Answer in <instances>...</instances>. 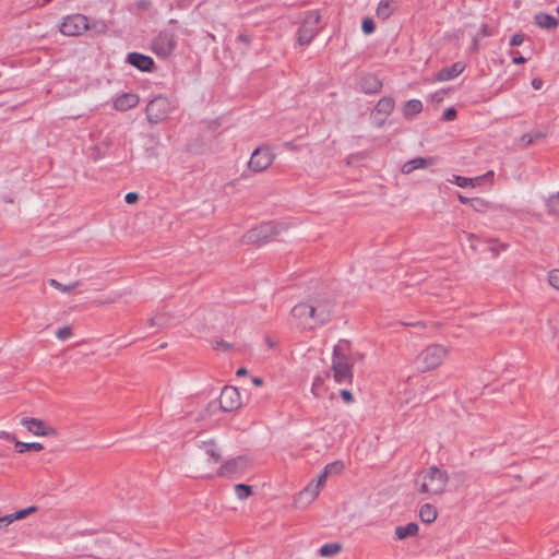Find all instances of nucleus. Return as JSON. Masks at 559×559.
<instances>
[{"label":"nucleus","instance_id":"obj_32","mask_svg":"<svg viewBox=\"0 0 559 559\" xmlns=\"http://www.w3.org/2000/svg\"><path fill=\"white\" fill-rule=\"evenodd\" d=\"M471 207L476 212H486L491 209V204L481 198H473L471 199Z\"/></svg>","mask_w":559,"mask_h":559},{"label":"nucleus","instance_id":"obj_48","mask_svg":"<svg viewBox=\"0 0 559 559\" xmlns=\"http://www.w3.org/2000/svg\"><path fill=\"white\" fill-rule=\"evenodd\" d=\"M341 396L346 403H352L354 400L353 394L348 390H342Z\"/></svg>","mask_w":559,"mask_h":559},{"label":"nucleus","instance_id":"obj_6","mask_svg":"<svg viewBox=\"0 0 559 559\" xmlns=\"http://www.w3.org/2000/svg\"><path fill=\"white\" fill-rule=\"evenodd\" d=\"M174 105L165 96H157L146 106V117L148 122L157 124L164 121L173 111Z\"/></svg>","mask_w":559,"mask_h":559},{"label":"nucleus","instance_id":"obj_42","mask_svg":"<svg viewBox=\"0 0 559 559\" xmlns=\"http://www.w3.org/2000/svg\"><path fill=\"white\" fill-rule=\"evenodd\" d=\"M322 384H323L322 378L316 377L313 380V383H312V389H311L314 396H317V397L321 396L320 388L322 386Z\"/></svg>","mask_w":559,"mask_h":559},{"label":"nucleus","instance_id":"obj_45","mask_svg":"<svg viewBox=\"0 0 559 559\" xmlns=\"http://www.w3.org/2000/svg\"><path fill=\"white\" fill-rule=\"evenodd\" d=\"M524 41V36L522 34H514L510 39L511 46H520Z\"/></svg>","mask_w":559,"mask_h":559},{"label":"nucleus","instance_id":"obj_31","mask_svg":"<svg viewBox=\"0 0 559 559\" xmlns=\"http://www.w3.org/2000/svg\"><path fill=\"white\" fill-rule=\"evenodd\" d=\"M341 550V546L336 543L325 544L320 547L319 554L322 557L335 556Z\"/></svg>","mask_w":559,"mask_h":559},{"label":"nucleus","instance_id":"obj_60","mask_svg":"<svg viewBox=\"0 0 559 559\" xmlns=\"http://www.w3.org/2000/svg\"><path fill=\"white\" fill-rule=\"evenodd\" d=\"M557 13L559 14V7L557 8Z\"/></svg>","mask_w":559,"mask_h":559},{"label":"nucleus","instance_id":"obj_43","mask_svg":"<svg viewBox=\"0 0 559 559\" xmlns=\"http://www.w3.org/2000/svg\"><path fill=\"white\" fill-rule=\"evenodd\" d=\"M13 516H14V513H11V514L4 515V516H0V527L8 526L11 523H13L14 521H16V519H14Z\"/></svg>","mask_w":559,"mask_h":559},{"label":"nucleus","instance_id":"obj_46","mask_svg":"<svg viewBox=\"0 0 559 559\" xmlns=\"http://www.w3.org/2000/svg\"><path fill=\"white\" fill-rule=\"evenodd\" d=\"M251 37L247 34H239L237 36V41L241 43L242 45H245L247 48L249 47V45L251 44Z\"/></svg>","mask_w":559,"mask_h":559},{"label":"nucleus","instance_id":"obj_12","mask_svg":"<svg viewBox=\"0 0 559 559\" xmlns=\"http://www.w3.org/2000/svg\"><path fill=\"white\" fill-rule=\"evenodd\" d=\"M290 322L295 324L298 328H301L304 330H312V317L309 313L308 310V304L307 302H299L290 311Z\"/></svg>","mask_w":559,"mask_h":559},{"label":"nucleus","instance_id":"obj_50","mask_svg":"<svg viewBox=\"0 0 559 559\" xmlns=\"http://www.w3.org/2000/svg\"><path fill=\"white\" fill-rule=\"evenodd\" d=\"M0 438H4L9 441H15V436L7 431H0Z\"/></svg>","mask_w":559,"mask_h":559},{"label":"nucleus","instance_id":"obj_15","mask_svg":"<svg viewBox=\"0 0 559 559\" xmlns=\"http://www.w3.org/2000/svg\"><path fill=\"white\" fill-rule=\"evenodd\" d=\"M321 488L314 481H311L302 491H300L295 500L298 507L310 504L319 496Z\"/></svg>","mask_w":559,"mask_h":559},{"label":"nucleus","instance_id":"obj_36","mask_svg":"<svg viewBox=\"0 0 559 559\" xmlns=\"http://www.w3.org/2000/svg\"><path fill=\"white\" fill-rule=\"evenodd\" d=\"M547 206L551 213L559 215V192L550 195Z\"/></svg>","mask_w":559,"mask_h":559},{"label":"nucleus","instance_id":"obj_29","mask_svg":"<svg viewBox=\"0 0 559 559\" xmlns=\"http://www.w3.org/2000/svg\"><path fill=\"white\" fill-rule=\"evenodd\" d=\"M44 449L43 444L39 442H22L15 441V450L19 453H24L26 451H35L39 452Z\"/></svg>","mask_w":559,"mask_h":559},{"label":"nucleus","instance_id":"obj_26","mask_svg":"<svg viewBox=\"0 0 559 559\" xmlns=\"http://www.w3.org/2000/svg\"><path fill=\"white\" fill-rule=\"evenodd\" d=\"M394 99L392 97H382L376 105L374 111L381 114L384 118L388 117L394 109Z\"/></svg>","mask_w":559,"mask_h":559},{"label":"nucleus","instance_id":"obj_19","mask_svg":"<svg viewBox=\"0 0 559 559\" xmlns=\"http://www.w3.org/2000/svg\"><path fill=\"white\" fill-rule=\"evenodd\" d=\"M360 88L366 94H377L382 88V82L374 74H367L360 81Z\"/></svg>","mask_w":559,"mask_h":559},{"label":"nucleus","instance_id":"obj_55","mask_svg":"<svg viewBox=\"0 0 559 559\" xmlns=\"http://www.w3.org/2000/svg\"><path fill=\"white\" fill-rule=\"evenodd\" d=\"M493 176H495L493 171H492V170H489V171H487L485 175H483V176H481V177H479V178H480V180H481V179H490V180H492V179H493Z\"/></svg>","mask_w":559,"mask_h":559},{"label":"nucleus","instance_id":"obj_38","mask_svg":"<svg viewBox=\"0 0 559 559\" xmlns=\"http://www.w3.org/2000/svg\"><path fill=\"white\" fill-rule=\"evenodd\" d=\"M490 35H491V33H490L488 26L484 24L480 27V29L477 32L476 36L474 37V40H473L474 49L475 50L477 49L479 38L485 37V36H490Z\"/></svg>","mask_w":559,"mask_h":559},{"label":"nucleus","instance_id":"obj_16","mask_svg":"<svg viewBox=\"0 0 559 559\" xmlns=\"http://www.w3.org/2000/svg\"><path fill=\"white\" fill-rule=\"evenodd\" d=\"M127 62L144 72H151L154 67V61L151 57L139 52L128 53Z\"/></svg>","mask_w":559,"mask_h":559},{"label":"nucleus","instance_id":"obj_5","mask_svg":"<svg viewBox=\"0 0 559 559\" xmlns=\"http://www.w3.org/2000/svg\"><path fill=\"white\" fill-rule=\"evenodd\" d=\"M319 11H309L306 13L304 21L297 32V41L299 45H309L319 32L320 22Z\"/></svg>","mask_w":559,"mask_h":559},{"label":"nucleus","instance_id":"obj_13","mask_svg":"<svg viewBox=\"0 0 559 559\" xmlns=\"http://www.w3.org/2000/svg\"><path fill=\"white\" fill-rule=\"evenodd\" d=\"M176 47L175 36L168 32L159 33L152 41L153 51L158 55L166 57L170 55Z\"/></svg>","mask_w":559,"mask_h":559},{"label":"nucleus","instance_id":"obj_37","mask_svg":"<svg viewBox=\"0 0 559 559\" xmlns=\"http://www.w3.org/2000/svg\"><path fill=\"white\" fill-rule=\"evenodd\" d=\"M37 511V507L36 506H31L26 509H22V510H19L16 512H14V519L17 520H22V519H25L27 515L32 514V513H35Z\"/></svg>","mask_w":559,"mask_h":559},{"label":"nucleus","instance_id":"obj_52","mask_svg":"<svg viewBox=\"0 0 559 559\" xmlns=\"http://www.w3.org/2000/svg\"><path fill=\"white\" fill-rule=\"evenodd\" d=\"M542 85H543V82H542V80H539V79H534V80L532 81V86H533L535 90H539V88L542 87Z\"/></svg>","mask_w":559,"mask_h":559},{"label":"nucleus","instance_id":"obj_35","mask_svg":"<svg viewBox=\"0 0 559 559\" xmlns=\"http://www.w3.org/2000/svg\"><path fill=\"white\" fill-rule=\"evenodd\" d=\"M235 492L238 499L243 500L247 499L252 493V489L250 486L245 484H238L235 486Z\"/></svg>","mask_w":559,"mask_h":559},{"label":"nucleus","instance_id":"obj_9","mask_svg":"<svg viewBox=\"0 0 559 559\" xmlns=\"http://www.w3.org/2000/svg\"><path fill=\"white\" fill-rule=\"evenodd\" d=\"M274 160V154L267 147H258L253 151L249 168L255 173H261L267 169Z\"/></svg>","mask_w":559,"mask_h":559},{"label":"nucleus","instance_id":"obj_57","mask_svg":"<svg viewBox=\"0 0 559 559\" xmlns=\"http://www.w3.org/2000/svg\"><path fill=\"white\" fill-rule=\"evenodd\" d=\"M148 323H150L151 326H155V325H159L160 324L158 322L157 318H151Z\"/></svg>","mask_w":559,"mask_h":559},{"label":"nucleus","instance_id":"obj_61","mask_svg":"<svg viewBox=\"0 0 559 559\" xmlns=\"http://www.w3.org/2000/svg\"><path fill=\"white\" fill-rule=\"evenodd\" d=\"M45 2H49L50 0H44Z\"/></svg>","mask_w":559,"mask_h":559},{"label":"nucleus","instance_id":"obj_53","mask_svg":"<svg viewBox=\"0 0 559 559\" xmlns=\"http://www.w3.org/2000/svg\"><path fill=\"white\" fill-rule=\"evenodd\" d=\"M526 61V59L522 56H518V57H514L512 59V62L515 63V64H522Z\"/></svg>","mask_w":559,"mask_h":559},{"label":"nucleus","instance_id":"obj_59","mask_svg":"<svg viewBox=\"0 0 559 559\" xmlns=\"http://www.w3.org/2000/svg\"><path fill=\"white\" fill-rule=\"evenodd\" d=\"M476 238V236L474 234H467V239L468 240H474Z\"/></svg>","mask_w":559,"mask_h":559},{"label":"nucleus","instance_id":"obj_11","mask_svg":"<svg viewBox=\"0 0 559 559\" xmlns=\"http://www.w3.org/2000/svg\"><path fill=\"white\" fill-rule=\"evenodd\" d=\"M219 407L224 412H234L241 406V396L237 388L225 386L218 399Z\"/></svg>","mask_w":559,"mask_h":559},{"label":"nucleus","instance_id":"obj_14","mask_svg":"<svg viewBox=\"0 0 559 559\" xmlns=\"http://www.w3.org/2000/svg\"><path fill=\"white\" fill-rule=\"evenodd\" d=\"M248 466V461L245 456H238L225 461L217 469L216 475L219 477H231L241 474Z\"/></svg>","mask_w":559,"mask_h":559},{"label":"nucleus","instance_id":"obj_2","mask_svg":"<svg viewBox=\"0 0 559 559\" xmlns=\"http://www.w3.org/2000/svg\"><path fill=\"white\" fill-rule=\"evenodd\" d=\"M346 344L338 343L334 346L331 371L336 383L348 384L353 380L352 365L344 353Z\"/></svg>","mask_w":559,"mask_h":559},{"label":"nucleus","instance_id":"obj_1","mask_svg":"<svg viewBox=\"0 0 559 559\" xmlns=\"http://www.w3.org/2000/svg\"><path fill=\"white\" fill-rule=\"evenodd\" d=\"M448 483V473L437 466H430L421 471L415 478L416 489L427 497L443 493Z\"/></svg>","mask_w":559,"mask_h":559},{"label":"nucleus","instance_id":"obj_4","mask_svg":"<svg viewBox=\"0 0 559 559\" xmlns=\"http://www.w3.org/2000/svg\"><path fill=\"white\" fill-rule=\"evenodd\" d=\"M308 310L311 314L313 329L329 322L333 316V302L323 297L311 298L308 301Z\"/></svg>","mask_w":559,"mask_h":559},{"label":"nucleus","instance_id":"obj_24","mask_svg":"<svg viewBox=\"0 0 559 559\" xmlns=\"http://www.w3.org/2000/svg\"><path fill=\"white\" fill-rule=\"evenodd\" d=\"M419 527L415 522H411L404 526L395 527V537L399 540L406 539L407 537H414L418 534Z\"/></svg>","mask_w":559,"mask_h":559},{"label":"nucleus","instance_id":"obj_33","mask_svg":"<svg viewBox=\"0 0 559 559\" xmlns=\"http://www.w3.org/2000/svg\"><path fill=\"white\" fill-rule=\"evenodd\" d=\"M333 467H336L338 468L340 465L337 463H330L328 464L323 471L320 473V475L318 476L317 480H313L317 485H319V487L321 488L323 486V484L325 483L326 478L329 475H331V468Z\"/></svg>","mask_w":559,"mask_h":559},{"label":"nucleus","instance_id":"obj_44","mask_svg":"<svg viewBox=\"0 0 559 559\" xmlns=\"http://www.w3.org/2000/svg\"><path fill=\"white\" fill-rule=\"evenodd\" d=\"M456 117V110L453 107L447 108L443 111V119L447 121H451Z\"/></svg>","mask_w":559,"mask_h":559},{"label":"nucleus","instance_id":"obj_10","mask_svg":"<svg viewBox=\"0 0 559 559\" xmlns=\"http://www.w3.org/2000/svg\"><path fill=\"white\" fill-rule=\"evenodd\" d=\"M21 425L34 436L55 437L58 433L56 428L47 425L44 420L34 417H23L21 419Z\"/></svg>","mask_w":559,"mask_h":559},{"label":"nucleus","instance_id":"obj_51","mask_svg":"<svg viewBox=\"0 0 559 559\" xmlns=\"http://www.w3.org/2000/svg\"><path fill=\"white\" fill-rule=\"evenodd\" d=\"M334 463H337L340 465V467L338 468H336V467L331 468V474H338V473H341L343 471V468H344V464L341 461H335Z\"/></svg>","mask_w":559,"mask_h":559},{"label":"nucleus","instance_id":"obj_41","mask_svg":"<svg viewBox=\"0 0 559 559\" xmlns=\"http://www.w3.org/2000/svg\"><path fill=\"white\" fill-rule=\"evenodd\" d=\"M362 32L367 35L372 34L374 32V23L371 19H365L361 24Z\"/></svg>","mask_w":559,"mask_h":559},{"label":"nucleus","instance_id":"obj_58","mask_svg":"<svg viewBox=\"0 0 559 559\" xmlns=\"http://www.w3.org/2000/svg\"><path fill=\"white\" fill-rule=\"evenodd\" d=\"M247 372L248 371H247L246 368H240V369L237 370L236 374L237 376H245V374H247Z\"/></svg>","mask_w":559,"mask_h":559},{"label":"nucleus","instance_id":"obj_20","mask_svg":"<svg viewBox=\"0 0 559 559\" xmlns=\"http://www.w3.org/2000/svg\"><path fill=\"white\" fill-rule=\"evenodd\" d=\"M433 164L432 158L416 157L403 164L401 171L405 175L411 174L415 169H423Z\"/></svg>","mask_w":559,"mask_h":559},{"label":"nucleus","instance_id":"obj_39","mask_svg":"<svg viewBox=\"0 0 559 559\" xmlns=\"http://www.w3.org/2000/svg\"><path fill=\"white\" fill-rule=\"evenodd\" d=\"M548 283L556 289H559V270L555 269L548 273Z\"/></svg>","mask_w":559,"mask_h":559},{"label":"nucleus","instance_id":"obj_27","mask_svg":"<svg viewBox=\"0 0 559 559\" xmlns=\"http://www.w3.org/2000/svg\"><path fill=\"white\" fill-rule=\"evenodd\" d=\"M437 509L430 503H425L419 510L420 520L427 524L433 523L437 519Z\"/></svg>","mask_w":559,"mask_h":559},{"label":"nucleus","instance_id":"obj_49","mask_svg":"<svg viewBox=\"0 0 559 559\" xmlns=\"http://www.w3.org/2000/svg\"><path fill=\"white\" fill-rule=\"evenodd\" d=\"M214 347L227 350V349L230 348V345L228 343H226V342H223V341H215L214 342Z\"/></svg>","mask_w":559,"mask_h":559},{"label":"nucleus","instance_id":"obj_40","mask_svg":"<svg viewBox=\"0 0 559 559\" xmlns=\"http://www.w3.org/2000/svg\"><path fill=\"white\" fill-rule=\"evenodd\" d=\"M72 336V330L70 326H63V328H60L57 332H56V337L60 341H67L68 338H70Z\"/></svg>","mask_w":559,"mask_h":559},{"label":"nucleus","instance_id":"obj_22","mask_svg":"<svg viewBox=\"0 0 559 559\" xmlns=\"http://www.w3.org/2000/svg\"><path fill=\"white\" fill-rule=\"evenodd\" d=\"M464 68L465 67L462 62H455L449 68L441 69L437 73L436 78L438 81L452 80V79L456 78L457 75H460L463 72Z\"/></svg>","mask_w":559,"mask_h":559},{"label":"nucleus","instance_id":"obj_54","mask_svg":"<svg viewBox=\"0 0 559 559\" xmlns=\"http://www.w3.org/2000/svg\"><path fill=\"white\" fill-rule=\"evenodd\" d=\"M457 199H459V201H460L462 204H467V203H468V204L471 205V199H469V198H466V197H464V195H462V194H459V195H457Z\"/></svg>","mask_w":559,"mask_h":559},{"label":"nucleus","instance_id":"obj_18","mask_svg":"<svg viewBox=\"0 0 559 559\" xmlns=\"http://www.w3.org/2000/svg\"><path fill=\"white\" fill-rule=\"evenodd\" d=\"M139 102L140 98L136 94L124 93L115 99L114 108L120 111H126L128 109L134 108Z\"/></svg>","mask_w":559,"mask_h":559},{"label":"nucleus","instance_id":"obj_3","mask_svg":"<svg viewBox=\"0 0 559 559\" xmlns=\"http://www.w3.org/2000/svg\"><path fill=\"white\" fill-rule=\"evenodd\" d=\"M448 355L444 346L432 344L427 346L416 359L418 369L421 371H429L439 367Z\"/></svg>","mask_w":559,"mask_h":559},{"label":"nucleus","instance_id":"obj_28","mask_svg":"<svg viewBox=\"0 0 559 559\" xmlns=\"http://www.w3.org/2000/svg\"><path fill=\"white\" fill-rule=\"evenodd\" d=\"M449 182H452L461 188L466 187H475L479 181L480 178H467L459 175H453L452 178L448 179Z\"/></svg>","mask_w":559,"mask_h":559},{"label":"nucleus","instance_id":"obj_30","mask_svg":"<svg viewBox=\"0 0 559 559\" xmlns=\"http://www.w3.org/2000/svg\"><path fill=\"white\" fill-rule=\"evenodd\" d=\"M48 283L51 287H53L55 289H57L63 294L70 293L72 289H74L79 286V282H73L69 285H63L55 278H50L48 281Z\"/></svg>","mask_w":559,"mask_h":559},{"label":"nucleus","instance_id":"obj_23","mask_svg":"<svg viewBox=\"0 0 559 559\" xmlns=\"http://www.w3.org/2000/svg\"><path fill=\"white\" fill-rule=\"evenodd\" d=\"M396 10L394 0H381L377 7L376 14L381 20H388Z\"/></svg>","mask_w":559,"mask_h":559},{"label":"nucleus","instance_id":"obj_34","mask_svg":"<svg viewBox=\"0 0 559 559\" xmlns=\"http://www.w3.org/2000/svg\"><path fill=\"white\" fill-rule=\"evenodd\" d=\"M545 136L544 133H535V134H531V133H525L521 136L520 139V142L523 146H530L532 145L533 143H535L537 140H540Z\"/></svg>","mask_w":559,"mask_h":559},{"label":"nucleus","instance_id":"obj_47","mask_svg":"<svg viewBox=\"0 0 559 559\" xmlns=\"http://www.w3.org/2000/svg\"><path fill=\"white\" fill-rule=\"evenodd\" d=\"M124 200L128 204L136 203L139 200V194L136 192H129L126 194Z\"/></svg>","mask_w":559,"mask_h":559},{"label":"nucleus","instance_id":"obj_25","mask_svg":"<svg viewBox=\"0 0 559 559\" xmlns=\"http://www.w3.org/2000/svg\"><path fill=\"white\" fill-rule=\"evenodd\" d=\"M423 110V103L419 99H411L403 105L402 112L407 119H412Z\"/></svg>","mask_w":559,"mask_h":559},{"label":"nucleus","instance_id":"obj_21","mask_svg":"<svg viewBox=\"0 0 559 559\" xmlns=\"http://www.w3.org/2000/svg\"><path fill=\"white\" fill-rule=\"evenodd\" d=\"M534 23L543 29H555L559 25V21L545 12H538L534 15Z\"/></svg>","mask_w":559,"mask_h":559},{"label":"nucleus","instance_id":"obj_7","mask_svg":"<svg viewBox=\"0 0 559 559\" xmlns=\"http://www.w3.org/2000/svg\"><path fill=\"white\" fill-rule=\"evenodd\" d=\"M66 36H79L88 29L87 17L82 14H73L64 17L59 27Z\"/></svg>","mask_w":559,"mask_h":559},{"label":"nucleus","instance_id":"obj_8","mask_svg":"<svg viewBox=\"0 0 559 559\" xmlns=\"http://www.w3.org/2000/svg\"><path fill=\"white\" fill-rule=\"evenodd\" d=\"M277 234V227L273 223H266L250 229L243 235L242 238L247 243H260L267 241Z\"/></svg>","mask_w":559,"mask_h":559},{"label":"nucleus","instance_id":"obj_17","mask_svg":"<svg viewBox=\"0 0 559 559\" xmlns=\"http://www.w3.org/2000/svg\"><path fill=\"white\" fill-rule=\"evenodd\" d=\"M198 447L209 456L211 464L215 465L222 460L221 450L213 439L201 440Z\"/></svg>","mask_w":559,"mask_h":559},{"label":"nucleus","instance_id":"obj_56","mask_svg":"<svg viewBox=\"0 0 559 559\" xmlns=\"http://www.w3.org/2000/svg\"><path fill=\"white\" fill-rule=\"evenodd\" d=\"M252 383L257 386H261L263 384V379L259 377L252 378Z\"/></svg>","mask_w":559,"mask_h":559}]
</instances>
